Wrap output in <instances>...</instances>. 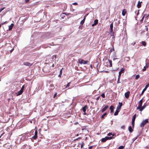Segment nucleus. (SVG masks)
Returning a JSON list of instances; mask_svg holds the SVG:
<instances>
[{"label": "nucleus", "mask_w": 149, "mask_h": 149, "mask_svg": "<svg viewBox=\"0 0 149 149\" xmlns=\"http://www.w3.org/2000/svg\"><path fill=\"white\" fill-rule=\"evenodd\" d=\"M14 24L13 23H12L9 26L8 30L9 31L11 30L13 28V26Z\"/></svg>", "instance_id": "nucleus-18"}, {"label": "nucleus", "mask_w": 149, "mask_h": 149, "mask_svg": "<svg viewBox=\"0 0 149 149\" xmlns=\"http://www.w3.org/2000/svg\"><path fill=\"white\" fill-rule=\"evenodd\" d=\"M63 14H65V13H63Z\"/></svg>", "instance_id": "nucleus-58"}, {"label": "nucleus", "mask_w": 149, "mask_h": 149, "mask_svg": "<svg viewBox=\"0 0 149 149\" xmlns=\"http://www.w3.org/2000/svg\"><path fill=\"white\" fill-rule=\"evenodd\" d=\"M113 23L112 22L110 25V32L111 33L113 31Z\"/></svg>", "instance_id": "nucleus-11"}, {"label": "nucleus", "mask_w": 149, "mask_h": 149, "mask_svg": "<svg viewBox=\"0 0 149 149\" xmlns=\"http://www.w3.org/2000/svg\"><path fill=\"white\" fill-rule=\"evenodd\" d=\"M114 109V107L113 106L111 105L110 107V109L111 110V113H113V110Z\"/></svg>", "instance_id": "nucleus-17"}, {"label": "nucleus", "mask_w": 149, "mask_h": 149, "mask_svg": "<svg viewBox=\"0 0 149 149\" xmlns=\"http://www.w3.org/2000/svg\"><path fill=\"white\" fill-rule=\"evenodd\" d=\"M142 3V2L141 1V2H140L139 1L138 2V3L137 5V7L138 8H141V3Z\"/></svg>", "instance_id": "nucleus-19"}, {"label": "nucleus", "mask_w": 149, "mask_h": 149, "mask_svg": "<svg viewBox=\"0 0 149 149\" xmlns=\"http://www.w3.org/2000/svg\"><path fill=\"white\" fill-rule=\"evenodd\" d=\"M57 94V93H56L54 95L53 97L54 98H55V97H56Z\"/></svg>", "instance_id": "nucleus-37"}, {"label": "nucleus", "mask_w": 149, "mask_h": 149, "mask_svg": "<svg viewBox=\"0 0 149 149\" xmlns=\"http://www.w3.org/2000/svg\"><path fill=\"white\" fill-rule=\"evenodd\" d=\"M53 58H56V55H54L53 56Z\"/></svg>", "instance_id": "nucleus-50"}, {"label": "nucleus", "mask_w": 149, "mask_h": 149, "mask_svg": "<svg viewBox=\"0 0 149 149\" xmlns=\"http://www.w3.org/2000/svg\"><path fill=\"white\" fill-rule=\"evenodd\" d=\"M139 77V75H136L135 79H138Z\"/></svg>", "instance_id": "nucleus-35"}, {"label": "nucleus", "mask_w": 149, "mask_h": 149, "mask_svg": "<svg viewBox=\"0 0 149 149\" xmlns=\"http://www.w3.org/2000/svg\"><path fill=\"white\" fill-rule=\"evenodd\" d=\"M50 87H51V89H54V85L53 84H51V85H50Z\"/></svg>", "instance_id": "nucleus-29"}, {"label": "nucleus", "mask_w": 149, "mask_h": 149, "mask_svg": "<svg viewBox=\"0 0 149 149\" xmlns=\"http://www.w3.org/2000/svg\"><path fill=\"white\" fill-rule=\"evenodd\" d=\"M148 122V119H145V120L143 121L141 123L140 125V126L141 127H143Z\"/></svg>", "instance_id": "nucleus-2"}, {"label": "nucleus", "mask_w": 149, "mask_h": 149, "mask_svg": "<svg viewBox=\"0 0 149 149\" xmlns=\"http://www.w3.org/2000/svg\"><path fill=\"white\" fill-rule=\"evenodd\" d=\"M143 99H142L139 102V105L141 107L142 104Z\"/></svg>", "instance_id": "nucleus-22"}, {"label": "nucleus", "mask_w": 149, "mask_h": 149, "mask_svg": "<svg viewBox=\"0 0 149 149\" xmlns=\"http://www.w3.org/2000/svg\"><path fill=\"white\" fill-rule=\"evenodd\" d=\"M88 108V106L87 105H85L82 108V110L84 112V114L85 115H86V109Z\"/></svg>", "instance_id": "nucleus-6"}, {"label": "nucleus", "mask_w": 149, "mask_h": 149, "mask_svg": "<svg viewBox=\"0 0 149 149\" xmlns=\"http://www.w3.org/2000/svg\"><path fill=\"white\" fill-rule=\"evenodd\" d=\"M107 140H108V138H107V136H106L105 138H103L101 139V141L103 142H104Z\"/></svg>", "instance_id": "nucleus-15"}, {"label": "nucleus", "mask_w": 149, "mask_h": 149, "mask_svg": "<svg viewBox=\"0 0 149 149\" xmlns=\"http://www.w3.org/2000/svg\"><path fill=\"white\" fill-rule=\"evenodd\" d=\"M45 69V68H43V70H44Z\"/></svg>", "instance_id": "nucleus-56"}, {"label": "nucleus", "mask_w": 149, "mask_h": 149, "mask_svg": "<svg viewBox=\"0 0 149 149\" xmlns=\"http://www.w3.org/2000/svg\"><path fill=\"white\" fill-rule=\"evenodd\" d=\"M24 85H23L22 86V87L21 90L23 91L24 89Z\"/></svg>", "instance_id": "nucleus-39"}, {"label": "nucleus", "mask_w": 149, "mask_h": 149, "mask_svg": "<svg viewBox=\"0 0 149 149\" xmlns=\"http://www.w3.org/2000/svg\"><path fill=\"white\" fill-rule=\"evenodd\" d=\"M93 147V146H90L88 148L89 149H91Z\"/></svg>", "instance_id": "nucleus-47"}, {"label": "nucleus", "mask_w": 149, "mask_h": 149, "mask_svg": "<svg viewBox=\"0 0 149 149\" xmlns=\"http://www.w3.org/2000/svg\"><path fill=\"white\" fill-rule=\"evenodd\" d=\"M145 27H146V31H148V27L146 26H145Z\"/></svg>", "instance_id": "nucleus-44"}, {"label": "nucleus", "mask_w": 149, "mask_h": 149, "mask_svg": "<svg viewBox=\"0 0 149 149\" xmlns=\"http://www.w3.org/2000/svg\"><path fill=\"white\" fill-rule=\"evenodd\" d=\"M13 50V49H12L11 50V51H12Z\"/></svg>", "instance_id": "nucleus-59"}, {"label": "nucleus", "mask_w": 149, "mask_h": 149, "mask_svg": "<svg viewBox=\"0 0 149 149\" xmlns=\"http://www.w3.org/2000/svg\"><path fill=\"white\" fill-rule=\"evenodd\" d=\"M141 106H139L137 107V109H139V111H140V109H141Z\"/></svg>", "instance_id": "nucleus-36"}, {"label": "nucleus", "mask_w": 149, "mask_h": 149, "mask_svg": "<svg viewBox=\"0 0 149 149\" xmlns=\"http://www.w3.org/2000/svg\"><path fill=\"white\" fill-rule=\"evenodd\" d=\"M72 4L73 5H78L77 3H76V2L74 3H72Z\"/></svg>", "instance_id": "nucleus-43"}, {"label": "nucleus", "mask_w": 149, "mask_h": 149, "mask_svg": "<svg viewBox=\"0 0 149 149\" xmlns=\"http://www.w3.org/2000/svg\"><path fill=\"white\" fill-rule=\"evenodd\" d=\"M107 63H109V65L107 64V66H108L110 67H112V61L111 60L109 59L108 60V61L107 62Z\"/></svg>", "instance_id": "nucleus-10"}, {"label": "nucleus", "mask_w": 149, "mask_h": 149, "mask_svg": "<svg viewBox=\"0 0 149 149\" xmlns=\"http://www.w3.org/2000/svg\"><path fill=\"white\" fill-rule=\"evenodd\" d=\"M23 91L20 90L19 91H18L17 93H16V94L17 96H19V95H21L22 94Z\"/></svg>", "instance_id": "nucleus-12"}, {"label": "nucleus", "mask_w": 149, "mask_h": 149, "mask_svg": "<svg viewBox=\"0 0 149 149\" xmlns=\"http://www.w3.org/2000/svg\"><path fill=\"white\" fill-rule=\"evenodd\" d=\"M119 81V79H118V80L117 81V83H120Z\"/></svg>", "instance_id": "nucleus-54"}, {"label": "nucleus", "mask_w": 149, "mask_h": 149, "mask_svg": "<svg viewBox=\"0 0 149 149\" xmlns=\"http://www.w3.org/2000/svg\"><path fill=\"white\" fill-rule=\"evenodd\" d=\"M101 96L103 98H105V94L104 93L102 94L101 95Z\"/></svg>", "instance_id": "nucleus-32"}, {"label": "nucleus", "mask_w": 149, "mask_h": 149, "mask_svg": "<svg viewBox=\"0 0 149 149\" xmlns=\"http://www.w3.org/2000/svg\"><path fill=\"white\" fill-rule=\"evenodd\" d=\"M84 144H83V143H82L81 144V148H82L83 147V146H84Z\"/></svg>", "instance_id": "nucleus-49"}, {"label": "nucleus", "mask_w": 149, "mask_h": 149, "mask_svg": "<svg viewBox=\"0 0 149 149\" xmlns=\"http://www.w3.org/2000/svg\"><path fill=\"white\" fill-rule=\"evenodd\" d=\"M142 45L144 46H145L146 45V43L144 41H143L141 42Z\"/></svg>", "instance_id": "nucleus-26"}, {"label": "nucleus", "mask_w": 149, "mask_h": 149, "mask_svg": "<svg viewBox=\"0 0 149 149\" xmlns=\"http://www.w3.org/2000/svg\"><path fill=\"white\" fill-rule=\"evenodd\" d=\"M146 106V103L144 104L143 106H141V109H140V111H141Z\"/></svg>", "instance_id": "nucleus-14"}, {"label": "nucleus", "mask_w": 149, "mask_h": 149, "mask_svg": "<svg viewBox=\"0 0 149 149\" xmlns=\"http://www.w3.org/2000/svg\"><path fill=\"white\" fill-rule=\"evenodd\" d=\"M100 96H98L97 98V99H96L97 101H98L99 99H100Z\"/></svg>", "instance_id": "nucleus-45"}, {"label": "nucleus", "mask_w": 149, "mask_h": 149, "mask_svg": "<svg viewBox=\"0 0 149 149\" xmlns=\"http://www.w3.org/2000/svg\"><path fill=\"white\" fill-rule=\"evenodd\" d=\"M70 82L68 83L66 87H68L69 86Z\"/></svg>", "instance_id": "nucleus-46"}, {"label": "nucleus", "mask_w": 149, "mask_h": 149, "mask_svg": "<svg viewBox=\"0 0 149 149\" xmlns=\"http://www.w3.org/2000/svg\"><path fill=\"white\" fill-rule=\"evenodd\" d=\"M127 13V11L126 9H123L122 12V15L123 16H125L126 13Z\"/></svg>", "instance_id": "nucleus-20"}, {"label": "nucleus", "mask_w": 149, "mask_h": 149, "mask_svg": "<svg viewBox=\"0 0 149 149\" xmlns=\"http://www.w3.org/2000/svg\"><path fill=\"white\" fill-rule=\"evenodd\" d=\"M107 138H108V140L111 139L113 138V136L109 137L107 136Z\"/></svg>", "instance_id": "nucleus-33"}, {"label": "nucleus", "mask_w": 149, "mask_h": 149, "mask_svg": "<svg viewBox=\"0 0 149 149\" xmlns=\"http://www.w3.org/2000/svg\"><path fill=\"white\" fill-rule=\"evenodd\" d=\"M149 15H146V14H145L143 16V17H145L146 18V19H148V16Z\"/></svg>", "instance_id": "nucleus-27"}, {"label": "nucleus", "mask_w": 149, "mask_h": 149, "mask_svg": "<svg viewBox=\"0 0 149 149\" xmlns=\"http://www.w3.org/2000/svg\"><path fill=\"white\" fill-rule=\"evenodd\" d=\"M54 64H52V67H54Z\"/></svg>", "instance_id": "nucleus-52"}, {"label": "nucleus", "mask_w": 149, "mask_h": 149, "mask_svg": "<svg viewBox=\"0 0 149 149\" xmlns=\"http://www.w3.org/2000/svg\"><path fill=\"white\" fill-rule=\"evenodd\" d=\"M5 8V7H3L0 10V13H1L4 9Z\"/></svg>", "instance_id": "nucleus-40"}, {"label": "nucleus", "mask_w": 149, "mask_h": 149, "mask_svg": "<svg viewBox=\"0 0 149 149\" xmlns=\"http://www.w3.org/2000/svg\"><path fill=\"white\" fill-rule=\"evenodd\" d=\"M136 114H135L133 116L132 118V125L133 127H134V122L136 117Z\"/></svg>", "instance_id": "nucleus-4"}, {"label": "nucleus", "mask_w": 149, "mask_h": 149, "mask_svg": "<svg viewBox=\"0 0 149 149\" xmlns=\"http://www.w3.org/2000/svg\"><path fill=\"white\" fill-rule=\"evenodd\" d=\"M146 90V89H145V88H144L143 89V90L141 94H140V95H142L143 94V93L144 92H145V91Z\"/></svg>", "instance_id": "nucleus-30"}, {"label": "nucleus", "mask_w": 149, "mask_h": 149, "mask_svg": "<svg viewBox=\"0 0 149 149\" xmlns=\"http://www.w3.org/2000/svg\"><path fill=\"white\" fill-rule=\"evenodd\" d=\"M149 67V63H146V65L144 66L143 69L142 70L143 71H145L147 68H148Z\"/></svg>", "instance_id": "nucleus-5"}, {"label": "nucleus", "mask_w": 149, "mask_h": 149, "mask_svg": "<svg viewBox=\"0 0 149 149\" xmlns=\"http://www.w3.org/2000/svg\"><path fill=\"white\" fill-rule=\"evenodd\" d=\"M119 105H118L116 108V109L114 114L115 116L118 115V112L120 111V109H121V107L123 105L122 102H119Z\"/></svg>", "instance_id": "nucleus-1"}, {"label": "nucleus", "mask_w": 149, "mask_h": 149, "mask_svg": "<svg viewBox=\"0 0 149 149\" xmlns=\"http://www.w3.org/2000/svg\"><path fill=\"white\" fill-rule=\"evenodd\" d=\"M29 133V132H28V133L26 132V133H25V134H27V133L28 134V133Z\"/></svg>", "instance_id": "nucleus-57"}, {"label": "nucleus", "mask_w": 149, "mask_h": 149, "mask_svg": "<svg viewBox=\"0 0 149 149\" xmlns=\"http://www.w3.org/2000/svg\"><path fill=\"white\" fill-rule=\"evenodd\" d=\"M130 94V92L129 91L125 93V97L127 98H128L129 97Z\"/></svg>", "instance_id": "nucleus-9"}, {"label": "nucleus", "mask_w": 149, "mask_h": 149, "mask_svg": "<svg viewBox=\"0 0 149 149\" xmlns=\"http://www.w3.org/2000/svg\"><path fill=\"white\" fill-rule=\"evenodd\" d=\"M124 146H120L118 147V148L117 149H123V148H124Z\"/></svg>", "instance_id": "nucleus-28"}, {"label": "nucleus", "mask_w": 149, "mask_h": 149, "mask_svg": "<svg viewBox=\"0 0 149 149\" xmlns=\"http://www.w3.org/2000/svg\"><path fill=\"white\" fill-rule=\"evenodd\" d=\"M61 75H58V77H61Z\"/></svg>", "instance_id": "nucleus-55"}, {"label": "nucleus", "mask_w": 149, "mask_h": 149, "mask_svg": "<svg viewBox=\"0 0 149 149\" xmlns=\"http://www.w3.org/2000/svg\"><path fill=\"white\" fill-rule=\"evenodd\" d=\"M95 25H96L94 23L92 25V26H94Z\"/></svg>", "instance_id": "nucleus-53"}, {"label": "nucleus", "mask_w": 149, "mask_h": 149, "mask_svg": "<svg viewBox=\"0 0 149 149\" xmlns=\"http://www.w3.org/2000/svg\"><path fill=\"white\" fill-rule=\"evenodd\" d=\"M78 61L79 63L81 64H86L88 62V61H84L83 59H79Z\"/></svg>", "instance_id": "nucleus-3"}, {"label": "nucleus", "mask_w": 149, "mask_h": 149, "mask_svg": "<svg viewBox=\"0 0 149 149\" xmlns=\"http://www.w3.org/2000/svg\"><path fill=\"white\" fill-rule=\"evenodd\" d=\"M121 75H119L118 76V79H119Z\"/></svg>", "instance_id": "nucleus-51"}, {"label": "nucleus", "mask_w": 149, "mask_h": 149, "mask_svg": "<svg viewBox=\"0 0 149 149\" xmlns=\"http://www.w3.org/2000/svg\"><path fill=\"white\" fill-rule=\"evenodd\" d=\"M108 107H108V105H106L104 107V108L102 110V112H104L105 111L107 110V109L108 108Z\"/></svg>", "instance_id": "nucleus-16"}, {"label": "nucleus", "mask_w": 149, "mask_h": 149, "mask_svg": "<svg viewBox=\"0 0 149 149\" xmlns=\"http://www.w3.org/2000/svg\"><path fill=\"white\" fill-rule=\"evenodd\" d=\"M107 115V113H105L103 114L101 117L102 119L104 118V117L105 116H106Z\"/></svg>", "instance_id": "nucleus-24"}, {"label": "nucleus", "mask_w": 149, "mask_h": 149, "mask_svg": "<svg viewBox=\"0 0 149 149\" xmlns=\"http://www.w3.org/2000/svg\"><path fill=\"white\" fill-rule=\"evenodd\" d=\"M23 64L25 65L30 67L32 65V64L28 62H24Z\"/></svg>", "instance_id": "nucleus-7"}, {"label": "nucleus", "mask_w": 149, "mask_h": 149, "mask_svg": "<svg viewBox=\"0 0 149 149\" xmlns=\"http://www.w3.org/2000/svg\"><path fill=\"white\" fill-rule=\"evenodd\" d=\"M144 17L143 16L142 19L140 20V22H142L143 21Z\"/></svg>", "instance_id": "nucleus-38"}, {"label": "nucleus", "mask_w": 149, "mask_h": 149, "mask_svg": "<svg viewBox=\"0 0 149 149\" xmlns=\"http://www.w3.org/2000/svg\"><path fill=\"white\" fill-rule=\"evenodd\" d=\"M124 70L125 69L124 68H122L120 71L119 72V74H121L123 73Z\"/></svg>", "instance_id": "nucleus-13"}, {"label": "nucleus", "mask_w": 149, "mask_h": 149, "mask_svg": "<svg viewBox=\"0 0 149 149\" xmlns=\"http://www.w3.org/2000/svg\"><path fill=\"white\" fill-rule=\"evenodd\" d=\"M112 135V133L111 132H109L108 134V136H110Z\"/></svg>", "instance_id": "nucleus-42"}, {"label": "nucleus", "mask_w": 149, "mask_h": 149, "mask_svg": "<svg viewBox=\"0 0 149 149\" xmlns=\"http://www.w3.org/2000/svg\"><path fill=\"white\" fill-rule=\"evenodd\" d=\"M37 135H38V132L37 130H36L35 132V135L34 136H33L32 138L34 139H36L37 138Z\"/></svg>", "instance_id": "nucleus-8"}, {"label": "nucleus", "mask_w": 149, "mask_h": 149, "mask_svg": "<svg viewBox=\"0 0 149 149\" xmlns=\"http://www.w3.org/2000/svg\"><path fill=\"white\" fill-rule=\"evenodd\" d=\"M86 16H85L84 17L83 19L80 22V24L81 25H82L85 22L86 19Z\"/></svg>", "instance_id": "nucleus-21"}, {"label": "nucleus", "mask_w": 149, "mask_h": 149, "mask_svg": "<svg viewBox=\"0 0 149 149\" xmlns=\"http://www.w3.org/2000/svg\"><path fill=\"white\" fill-rule=\"evenodd\" d=\"M98 23V20L97 19H95L94 21V24H95V25H96Z\"/></svg>", "instance_id": "nucleus-25"}, {"label": "nucleus", "mask_w": 149, "mask_h": 149, "mask_svg": "<svg viewBox=\"0 0 149 149\" xmlns=\"http://www.w3.org/2000/svg\"><path fill=\"white\" fill-rule=\"evenodd\" d=\"M29 0H25V2L26 3H27L29 2Z\"/></svg>", "instance_id": "nucleus-48"}, {"label": "nucleus", "mask_w": 149, "mask_h": 149, "mask_svg": "<svg viewBox=\"0 0 149 149\" xmlns=\"http://www.w3.org/2000/svg\"><path fill=\"white\" fill-rule=\"evenodd\" d=\"M121 128L123 130L125 128V126L124 125H123L121 127Z\"/></svg>", "instance_id": "nucleus-41"}, {"label": "nucleus", "mask_w": 149, "mask_h": 149, "mask_svg": "<svg viewBox=\"0 0 149 149\" xmlns=\"http://www.w3.org/2000/svg\"><path fill=\"white\" fill-rule=\"evenodd\" d=\"M149 86V83L146 85L145 88L146 89L148 88V87Z\"/></svg>", "instance_id": "nucleus-34"}, {"label": "nucleus", "mask_w": 149, "mask_h": 149, "mask_svg": "<svg viewBox=\"0 0 149 149\" xmlns=\"http://www.w3.org/2000/svg\"><path fill=\"white\" fill-rule=\"evenodd\" d=\"M128 58L130 59V58H129V57H128Z\"/></svg>", "instance_id": "nucleus-60"}, {"label": "nucleus", "mask_w": 149, "mask_h": 149, "mask_svg": "<svg viewBox=\"0 0 149 149\" xmlns=\"http://www.w3.org/2000/svg\"><path fill=\"white\" fill-rule=\"evenodd\" d=\"M63 68H62L60 70V73H59V74H62V70H63Z\"/></svg>", "instance_id": "nucleus-31"}, {"label": "nucleus", "mask_w": 149, "mask_h": 149, "mask_svg": "<svg viewBox=\"0 0 149 149\" xmlns=\"http://www.w3.org/2000/svg\"><path fill=\"white\" fill-rule=\"evenodd\" d=\"M128 130L130 132H132L133 131V130L132 129L131 126H130L129 127Z\"/></svg>", "instance_id": "nucleus-23"}]
</instances>
